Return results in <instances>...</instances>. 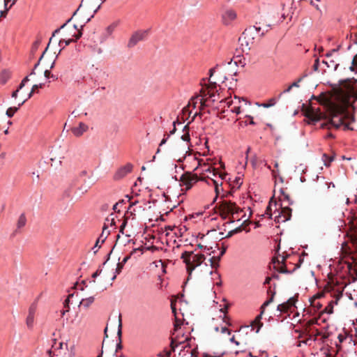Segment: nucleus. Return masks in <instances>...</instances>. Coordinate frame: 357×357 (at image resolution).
I'll return each mask as SVG.
<instances>
[{
  "label": "nucleus",
  "instance_id": "nucleus-8",
  "mask_svg": "<svg viewBox=\"0 0 357 357\" xmlns=\"http://www.w3.org/2000/svg\"><path fill=\"white\" fill-rule=\"evenodd\" d=\"M344 115L342 113H334L332 114L328 124L335 127V128H339L341 126H343L344 129H349V125L344 123Z\"/></svg>",
  "mask_w": 357,
  "mask_h": 357
},
{
  "label": "nucleus",
  "instance_id": "nucleus-48",
  "mask_svg": "<svg viewBox=\"0 0 357 357\" xmlns=\"http://www.w3.org/2000/svg\"><path fill=\"white\" fill-rule=\"evenodd\" d=\"M124 265L125 264H123L122 262H119L117 264V267L116 268V273L117 274H119L121 272V270L123 269Z\"/></svg>",
  "mask_w": 357,
  "mask_h": 357
},
{
  "label": "nucleus",
  "instance_id": "nucleus-56",
  "mask_svg": "<svg viewBox=\"0 0 357 357\" xmlns=\"http://www.w3.org/2000/svg\"><path fill=\"white\" fill-rule=\"evenodd\" d=\"M319 65V59H317L314 61L313 66H312L314 71L318 70Z\"/></svg>",
  "mask_w": 357,
  "mask_h": 357
},
{
  "label": "nucleus",
  "instance_id": "nucleus-26",
  "mask_svg": "<svg viewBox=\"0 0 357 357\" xmlns=\"http://www.w3.org/2000/svg\"><path fill=\"white\" fill-rule=\"evenodd\" d=\"M68 35H72V36H75L76 39H78L81 37L82 32L77 29L76 25H74L73 27L69 30Z\"/></svg>",
  "mask_w": 357,
  "mask_h": 357
},
{
  "label": "nucleus",
  "instance_id": "nucleus-61",
  "mask_svg": "<svg viewBox=\"0 0 357 357\" xmlns=\"http://www.w3.org/2000/svg\"><path fill=\"white\" fill-rule=\"evenodd\" d=\"M164 139L161 141L160 146H162V144H165L167 142V138L169 137V135H165Z\"/></svg>",
  "mask_w": 357,
  "mask_h": 357
},
{
  "label": "nucleus",
  "instance_id": "nucleus-25",
  "mask_svg": "<svg viewBox=\"0 0 357 357\" xmlns=\"http://www.w3.org/2000/svg\"><path fill=\"white\" fill-rule=\"evenodd\" d=\"M26 218L24 213H22L17 222V227L18 229L22 228L26 225Z\"/></svg>",
  "mask_w": 357,
  "mask_h": 357
},
{
  "label": "nucleus",
  "instance_id": "nucleus-44",
  "mask_svg": "<svg viewBox=\"0 0 357 357\" xmlns=\"http://www.w3.org/2000/svg\"><path fill=\"white\" fill-rule=\"evenodd\" d=\"M350 83H351V81L349 79L340 81V84L342 86L345 87L348 90H350Z\"/></svg>",
  "mask_w": 357,
  "mask_h": 357
},
{
  "label": "nucleus",
  "instance_id": "nucleus-19",
  "mask_svg": "<svg viewBox=\"0 0 357 357\" xmlns=\"http://www.w3.org/2000/svg\"><path fill=\"white\" fill-rule=\"evenodd\" d=\"M210 81V79H208ZM217 86V84L215 82H209V83L206 85L207 86V95L209 96V98H212L215 94H214V90L215 89ZM201 93H203V96H206V93L204 90L201 91Z\"/></svg>",
  "mask_w": 357,
  "mask_h": 357
},
{
  "label": "nucleus",
  "instance_id": "nucleus-17",
  "mask_svg": "<svg viewBox=\"0 0 357 357\" xmlns=\"http://www.w3.org/2000/svg\"><path fill=\"white\" fill-rule=\"evenodd\" d=\"M305 116L312 121H318L322 118V113L310 109L306 112Z\"/></svg>",
  "mask_w": 357,
  "mask_h": 357
},
{
  "label": "nucleus",
  "instance_id": "nucleus-60",
  "mask_svg": "<svg viewBox=\"0 0 357 357\" xmlns=\"http://www.w3.org/2000/svg\"><path fill=\"white\" fill-rule=\"evenodd\" d=\"M321 339L322 342H324L329 337V334L328 333L321 334Z\"/></svg>",
  "mask_w": 357,
  "mask_h": 357
},
{
  "label": "nucleus",
  "instance_id": "nucleus-7",
  "mask_svg": "<svg viewBox=\"0 0 357 357\" xmlns=\"http://www.w3.org/2000/svg\"><path fill=\"white\" fill-rule=\"evenodd\" d=\"M334 188L335 185L331 183L326 181L324 178L318 181L316 183L315 190L319 195H325L328 192L330 188Z\"/></svg>",
  "mask_w": 357,
  "mask_h": 357
},
{
  "label": "nucleus",
  "instance_id": "nucleus-49",
  "mask_svg": "<svg viewBox=\"0 0 357 357\" xmlns=\"http://www.w3.org/2000/svg\"><path fill=\"white\" fill-rule=\"evenodd\" d=\"M181 324H182V321L178 320L176 317V321H175V324H174V331H177L181 327Z\"/></svg>",
  "mask_w": 357,
  "mask_h": 357
},
{
  "label": "nucleus",
  "instance_id": "nucleus-57",
  "mask_svg": "<svg viewBox=\"0 0 357 357\" xmlns=\"http://www.w3.org/2000/svg\"><path fill=\"white\" fill-rule=\"evenodd\" d=\"M267 215H268V218H271V206L268 205L266 208V213H265Z\"/></svg>",
  "mask_w": 357,
  "mask_h": 357
},
{
  "label": "nucleus",
  "instance_id": "nucleus-45",
  "mask_svg": "<svg viewBox=\"0 0 357 357\" xmlns=\"http://www.w3.org/2000/svg\"><path fill=\"white\" fill-rule=\"evenodd\" d=\"M312 335V340L316 341L317 337L321 335V333L318 329H314V333L310 334Z\"/></svg>",
  "mask_w": 357,
  "mask_h": 357
},
{
  "label": "nucleus",
  "instance_id": "nucleus-47",
  "mask_svg": "<svg viewBox=\"0 0 357 357\" xmlns=\"http://www.w3.org/2000/svg\"><path fill=\"white\" fill-rule=\"evenodd\" d=\"M355 68H357V54L353 59L352 66L350 67L351 70L354 71Z\"/></svg>",
  "mask_w": 357,
  "mask_h": 357
},
{
  "label": "nucleus",
  "instance_id": "nucleus-22",
  "mask_svg": "<svg viewBox=\"0 0 357 357\" xmlns=\"http://www.w3.org/2000/svg\"><path fill=\"white\" fill-rule=\"evenodd\" d=\"M43 84H34L33 86H32V89H31V91H30V93H29V96H28V98L24 100V101H22L21 103L19 104V107H20L21 105H22L27 99L29 98H31L33 96V94L38 89H41L43 87Z\"/></svg>",
  "mask_w": 357,
  "mask_h": 357
},
{
  "label": "nucleus",
  "instance_id": "nucleus-30",
  "mask_svg": "<svg viewBox=\"0 0 357 357\" xmlns=\"http://www.w3.org/2000/svg\"><path fill=\"white\" fill-rule=\"evenodd\" d=\"M10 77L8 71L4 70L0 74V82L3 84H6Z\"/></svg>",
  "mask_w": 357,
  "mask_h": 357
},
{
  "label": "nucleus",
  "instance_id": "nucleus-3",
  "mask_svg": "<svg viewBox=\"0 0 357 357\" xmlns=\"http://www.w3.org/2000/svg\"><path fill=\"white\" fill-rule=\"evenodd\" d=\"M149 34V30L139 29L134 31L128 42L127 47L129 49L133 48L139 42H142L146 40Z\"/></svg>",
  "mask_w": 357,
  "mask_h": 357
},
{
  "label": "nucleus",
  "instance_id": "nucleus-63",
  "mask_svg": "<svg viewBox=\"0 0 357 357\" xmlns=\"http://www.w3.org/2000/svg\"><path fill=\"white\" fill-rule=\"evenodd\" d=\"M101 273V270H97L93 275H92V278H96L98 275H100V273Z\"/></svg>",
  "mask_w": 357,
  "mask_h": 357
},
{
  "label": "nucleus",
  "instance_id": "nucleus-11",
  "mask_svg": "<svg viewBox=\"0 0 357 357\" xmlns=\"http://www.w3.org/2000/svg\"><path fill=\"white\" fill-rule=\"evenodd\" d=\"M296 301V297H291L289 299H288L287 302L278 305V310L280 311L281 312L287 313L289 311H291L294 307H295Z\"/></svg>",
  "mask_w": 357,
  "mask_h": 357
},
{
  "label": "nucleus",
  "instance_id": "nucleus-23",
  "mask_svg": "<svg viewBox=\"0 0 357 357\" xmlns=\"http://www.w3.org/2000/svg\"><path fill=\"white\" fill-rule=\"evenodd\" d=\"M93 302L94 297L90 296L86 298H83L79 303V306H83L85 308H88Z\"/></svg>",
  "mask_w": 357,
  "mask_h": 357
},
{
  "label": "nucleus",
  "instance_id": "nucleus-64",
  "mask_svg": "<svg viewBox=\"0 0 357 357\" xmlns=\"http://www.w3.org/2000/svg\"><path fill=\"white\" fill-rule=\"evenodd\" d=\"M214 73H215V68H212L209 70V79H211V77L213 75Z\"/></svg>",
  "mask_w": 357,
  "mask_h": 357
},
{
  "label": "nucleus",
  "instance_id": "nucleus-39",
  "mask_svg": "<svg viewBox=\"0 0 357 357\" xmlns=\"http://www.w3.org/2000/svg\"><path fill=\"white\" fill-rule=\"evenodd\" d=\"M138 250L142 251V249H141V248H135V249H134V250H133L130 253V255H128L126 256V257L123 259V260H122V261H121V262H122V264H125L128 261V259L130 258L131 255H132L135 252H137V251H138Z\"/></svg>",
  "mask_w": 357,
  "mask_h": 357
},
{
  "label": "nucleus",
  "instance_id": "nucleus-20",
  "mask_svg": "<svg viewBox=\"0 0 357 357\" xmlns=\"http://www.w3.org/2000/svg\"><path fill=\"white\" fill-rule=\"evenodd\" d=\"M220 257H213L211 259H209L210 265H211V269L208 271V273L210 275L213 274V270L212 269H217L219 267V262L220 261Z\"/></svg>",
  "mask_w": 357,
  "mask_h": 357
},
{
  "label": "nucleus",
  "instance_id": "nucleus-21",
  "mask_svg": "<svg viewBox=\"0 0 357 357\" xmlns=\"http://www.w3.org/2000/svg\"><path fill=\"white\" fill-rule=\"evenodd\" d=\"M254 28L257 32L262 31L261 36H264L271 28V25L268 24H261V22L257 23L254 26Z\"/></svg>",
  "mask_w": 357,
  "mask_h": 357
},
{
  "label": "nucleus",
  "instance_id": "nucleus-51",
  "mask_svg": "<svg viewBox=\"0 0 357 357\" xmlns=\"http://www.w3.org/2000/svg\"><path fill=\"white\" fill-rule=\"evenodd\" d=\"M72 296H73V294H70V295L68 296V297L67 298V299H66V300H65V301H64V304H63V305H64V307H65L66 308L68 309V310H69V305H69V299H70V297H72Z\"/></svg>",
  "mask_w": 357,
  "mask_h": 357
},
{
  "label": "nucleus",
  "instance_id": "nucleus-53",
  "mask_svg": "<svg viewBox=\"0 0 357 357\" xmlns=\"http://www.w3.org/2000/svg\"><path fill=\"white\" fill-rule=\"evenodd\" d=\"M44 75L46 78L53 77L54 75L51 73L50 70H45L44 72Z\"/></svg>",
  "mask_w": 357,
  "mask_h": 357
},
{
  "label": "nucleus",
  "instance_id": "nucleus-42",
  "mask_svg": "<svg viewBox=\"0 0 357 357\" xmlns=\"http://www.w3.org/2000/svg\"><path fill=\"white\" fill-rule=\"evenodd\" d=\"M324 164L326 166H329L331 162L333 160V157H329L327 155L324 154L323 155Z\"/></svg>",
  "mask_w": 357,
  "mask_h": 357
},
{
  "label": "nucleus",
  "instance_id": "nucleus-5",
  "mask_svg": "<svg viewBox=\"0 0 357 357\" xmlns=\"http://www.w3.org/2000/svg\"><path fill=\"white\" fill-rule=\"evenodd\" d=\"M275 294V292H273L271 297L269 298V299L266 301L262 304V305L261 306L260 314L258 316H257L255 319L254 321H252L251 323V326H250L252 327L251 330H255L256 328L255 332L258 333L261 327L263 326V324L261 322V319L262 317V314L264 312L265 307L273 301Z\"/></svg>",
  "mask_w": 357,
  "mask_h": 357
},
{
  "label": "nucleus",
  "instance_id": "nucleus-12",
  "mask_svg": "<svg viewBox=\"0 0 357 357\" xmlns=\"http://www.w3.org/2000/svg\"><path fill=\"white\" fill-rule=\"evenodd\" d=\"M286 260V257L282 256L281 261L279 259V257H275L273 259V264H278V265L274 266V268H275L278 272L282 273H289V271L287 267L284 265V261Z\"/></svg>",
  "mask_w": 357,
  "mask_h": 357
},
{
  "label": "nucleus",
  "instance_id": "nucleus-54",
  "mask_svg": "<svg viewBox=\"0 0 357 357\" xmlns=\"http://www.w3.org/2000/svg\"><path fill=\"white\" fill-rule=\"evenodd\" d=\"M340 45H339L336 49H333V50H331L329 52H328L326 54V56L327 57L331 56L333 54V52H337L340 50Z\"/></svg>",
  "mask_w": 357,
  "mask_h": 357
},
{
  "label": "nucleus",
  "instance_id": "nucleus-29",
  "mask_svg": "<svg viewBox=\"0 0 357 357\" xmlns=\"http://www.w3.org/2000/svg\"><path fill=\"white\" fill-rule=\"evenodd\" d=\"M348 268L349 273L351 276L354 278V280L357 279V263L355 265H352V264H348Z\"/></svg>",
  "mask_w": 357,
  "mask_h": 357
},
{
  "label": "nucleus",
  "instance_id": "nucleus-1",
  "mask_svg": "<svg viewBox=\"0 0 357 357\" xmlns=\"http://www.w3.org/2000/svg\"><path fill=\"white\" fill-rule=\"evenodd\" d=\"M186 266L187 272L190 276L196 267L200 266L206 257L203 254H195L193 251H184L181 256Z\"/></svg>",
  "mask_w": 357,
  "mask_h": 357
},
{
  "label": "nucleus",
  "instance_id": "nucleus-40",
  "mask_svg": "<svg viewBox=\"0 0 357 357\" xmlns=\"http://www.w3.org/2000/svg\"><path fill=\"white\" fill-rule=\"evenodd\" d=\"M19 107H9L6 111V115L8 117H12L15 113L18 110Z\"/></svg>",
  "mask_w": 357,
  "mask_h": 357
},
{
  "label": "nucleus",
  "instance_id": "nucleus-6",
  "mask_svg": "<svg viewBox=\"0 0 357 357\" xmlns=\"http://www.w3.org/2000/svg\"><path fill=\"white\" fill-rule=\"evenodd\" d=\"M349 237L354 248V256L353 259L354 261L357 260V215L354 216V218L351 221L350 232L349 233Z\"/></svg>",
  "mask_w": 357,
  "mask_h": 357
},
{
  "label": "nucleus",
  "instance_id": "nucleus-14",
  "mask_svg": "<svg viewBox=\"0 0 357 357\" xmlns=\"http://www.w3.org/2000/svg\"><path fill=\"white\" fill-rule=\"evenodd\" d=\"M89 129V126L84 123L80 122L77 127L71 128V131L75 137H81Z\"/></svg>",
  "mask_w": 357,
  "mask_h": 357
},
{
  "label": "nucleus",
  "instance_id": "nucleus-58",
  "mask_svg": "<svg viewBox=\"0 0 357 357\" xmlns=\"http://www.w3.org/2000/svg\"><path fill=\"white\" fill-rule=\"evenodd\" d=\"M231 111L237 114H240L241 112V108L240 107H234L231 109Z\"/></svg>",
  "mask_w": 357,
  "mask_h": 357
},
{
  "label": "nucleus",
  "instance_id": "nucleus-59",
  "mask_svg": "<svg viewBox=\"0 0 357 357\" xmlns=\"http://www.w3.org/2000/svg\"><path fill=\"white\" fill-rule=\"evenodd\" d=\"M302 78H299L297 82H293L291 86H292V88L293 87H298L299 86V84L298 83L301 81Z\"/></svg>",
  "mask_w": 357,
  "mask_h": 357
},
{
  "label": "nucleus",
  "instance_id": "nucleus-34",
  "mask_svg": "<svg viewBox=\"0 0 357 357\" xmlns=\"http://www.w3.org/2000/svg\"><path fill=\"white\" fill-rule=\"evenodd\" d=\"M324 312L328 314H332L333 312V301L330 302L320 314L321 315Z\"/></svg>",
  "mask_w": 357,
  "mask_h": 357
},
{
  "label": "nucleus",
  "instance_id": "nucleus-31",
  "mask_svg": "<svg viewBox=\"0 0 357 357\" xmlns=\"http://www.w3.org/2000/svg\"><path fill=\"white\" fill-rule=\"evenodd\" d=\"M47 50H48V46H47V47L45 48V50H44V52H43L42 55L40 56V57L39 58V60L35 64L34 66V68L32 70V71L31 72L30 75H34L35 74V70L36 68L39 66L40 63L43 61V59H44L45 57V55L46 54V53L47 52Z\"/></svg>",
  "mask_w": 357,
  "mask_h": 357
},
{
  "label": "nucleus",
  "instance_id": "nucleus-52",
  "mask_svg": "<svg viewBox=\"0 0 357 357\" xmlns=\"http://www.w3.org/2000/svg\"><path fill=\"white\" fill-rule=\"evenodd\" d=\"M123 204V200H121V202H116L114 206H113V210L116 212H119V211L117 209L118 208V206L120 204Z\"/></svg>",
  "mask_w": 357,
  "mask_h": 357
},
{
  "label": "nucleus",
  "instance_id": "nucleus-27",
  "mask_svg": "<svg viewBox=\"0 0 357 357\" xmlns=\"http://www.w3.org/2000/svg\"><path fill=\"white\" fill-rule=\"evenodd\" d=\"M280 199L281 201H287L289 204H291L292 202H290V197L289 194L286 192L285 189L280 188Z\"/></svg>",
  "mask_w": 357,
  "mask_h": 357
},
{
  "label": "nucleus",
  "instance_id": "nucleus-4",
  "mask_svg": "<svg viewBox=\"0 0 357 357\" xmlns=\"http://www.w3.org/2000/svg\"><path fill=\"white\" fill-rule=\"evenodd\" d=\"M199 180L203 181L204 178H199L197 174L190 172L183 174L179 179L180 185L185 187V190H190Z\"/></svg>",
  "mask_w": 357,
  "mask_h": 357
},
{
  "label": "nucleus",
  "instance_id": "nucleus-9",
  "mask_svg": "<svg viewBox=\"0 0 357 357\" xmlns=\"http://www.w3.org/2000/svg\"><path fill=\"white\" fill-rule=\"evenodd\" d=\"M291 209L288 206L282 207L279 214L275 217V221L277 222H285L291 218Z\"/></svg>",
  "mask_w": 357,
  "mask_h": 357
},
{
  "label": "nucleus",
  "instance_id": "nucleus-35",
  "mask_svg": "<svg viewBox=\"0 0 357 357\" xmlns=\"http://www.w3.org/2000/svg\"><path fill=\"white\" fill-rule=\"evenodd\" d=\"M276 102V99L275 98H272L270 100H268V102H264L261 105V106L267 108L275 105Z\"/></svg>",
  "mask_w": 357,
  "mask_h": 357
},
{
  "label": "nucleus",
  "instance_id": "nucleus-32",
  "mask_svg": "<svg viewBox=\"0 0 357 357\" xmlns=\"http://www.w3.org/2000/svg\"><path fill=\"white\" fill-rule=\"evenodd\" d=\"M200 103H201V105H200L199 109H200V111H202V110H203V109H204V108L206 106V100H205V99L202 98V99L200 100ZM202 115V112H199V113L196 112V113L194 114V116H193V117H192V121H193L195 120V117H196L197 116H201Z\"/></svg>",
  "mask_w": 357,
  "mask_h": 357
},
{
  "label": "nucleus",
  "instance_id": "nucleus-41",
  "mask_svg": "<svg viewBox=\"0 0 357 357\" xmlns=\"http://www.w3.org/2000/svg\"><path fill=\"white\" fill-rule=\"evenodd\" d=\"M71 20H72V17H71L70 19H69V20L66 22V23L63 24V25H62L59 29H56V30L53 32V33H52V37H54V36H55V34H56V33H59V31H60V29H63V28L66 26V24H67V23H68ZM52 38H50V41H49V43H48V45H47L48 47H50V43H51V41H52Z\"/></svg>",
  "mask_w": 357,
  "mask_h": 357
},
{
  "label": "nucleus",
  "instance_id": "nucleus-33",
  "mask_svg": "<svg viewBox=\"0 0 357 357\" xmlns=\"http://www.w3.org/2000/svg\"><path fill=\"white\" fill-rule=\"evenodd\" d=\"M320 317H321V314H319V318L312 319L309 320L305 324V326H306L305 331H307V328L314 324L320 325V324L319 323V319L320 318Z\"/></svg>",
  "mask_w": 357,
  "mask_h": 357
},
{
  "label": "nucleus",
  "instance_id": "nucleus-28",
  "mask_svg": "<svg viewBox=\"0 0 357 357\" xmlns=\"http://www.w3.org/2000/svg\"><path fill=\"white\" fill-rule=\"evenodd\" d=\"M183 342H176V339L172 338V341H171V344H170L171 351H169L166 352V354H165L166 357H169V356H170V355H171L172 351H175L176 347L179 344H181V343H183Z\"/></svg>",
  "mask_w": 357,
  "mask_h": 357
},
{
  "label": "nucleus",
  "instance_id": "nucleus-18",
  "mask_svg": "<svg viewBox=\"0 0 357 357\" xmlns=\"http://www.w3.org/2000/svg\"><path fill=\"white\" fill-rule=\"evenodd\" d=\"M109 234V231L107 230V225H106V222H105L102 227V233L96 242V246H98V244L100 243H103Z\"/></svg>",
  "mask_w": 357,
  "mask_h": 357
},
{
  "label": "nucleus",
  "instance_id": "nucleus-50",
  "mask_svg": "<svg viewBox=\"0 0 357 357\" xmlns=\"http://www.w3.org/2000/svg\"><path fill=\"white\" fill-rule=\"evenodd\" d=\"M181 139H182L183 141H185V142H190V137L189 132H185V134H183V135L181 136Z\"/></svg>",
  "mask_w": 357,
  "mask_h": 357
},
{
  "label": "nucleus",
  "instance_id": "nucleus-24",
  "mask_svg": "<svg viewBox=\"0 0 357 357\" xmlns=\"http://www.w3.org/2000/svg\"><path fill=\"white\" fill-rule=\"evenodd\" d=\"M121 327H122V322H121V315L119 314V329H118V333H117V335L119 337V342L116 345V351H117L119 349H121L122 348V345H121Z\"/></svg>",
  "mask_w": 357,
  "mask_h": 357
},
{
  "label": "nucleus",
  "instance_id": "nucleus-16",
  "mask_svg": "<svg viewBox=\"0 0 357 357\" xmlns=\"http://www.w3.org/2000/svg\"><path fill=\"white\" fill-rule=\"evenodd\" d=\"M35 312L36 306L31 305L29 310V314L26 320V326L29 328H31L33 326Z\"/></svg>",
  "mask_w": 357,
  "mask_h": 357
},
{
  "label": "nucleus",
  "instance_id": "nucleus-37",
  "mask_svg": "<svg viewBox=\"0 0 357 357\" xmlns=\"http://www.w3.org/2000/svg\"><path fill=\"white\" fill-rule=\"evenodd\" d=\"M116 26H117L116 22L112 23V24L108 26L106 29L107 36H110L113 33V31H114V29H116Z\"/></svg>",
  "mask_w": 357,
  "mask_h": 357
},
{
  "label": "nucleus",
  "instance_id": "nucleus-46",
  "mask_svg": "<svg viewBox=\"0 0 357 357\" xmlns=\"http://www.w3.org/2000/svg\"><path fill=\"white\" fill-rule=\"evenodd\" d=\"M242 183L243 182L241 181V178L240 177H237L234 181V185H233L232 188H235L236 186H237V188H239L241 185Z\"/></svg>",
  "mask_w": 357,
  "mask_h": 357
},
{
  "label": "nucleus",
  "instance_id": "nucleus-15",
  "mask_svg": "<svg viewBox=\"0 0 357 357\" xmlns=\"http://www.w3.org/2000/svg\"><path fill=\"white\" fill-rule=\"evenodd\" d=\"M236 17V13L233 10H227L222 15V20L225 24H228Z\"/></svg>",
  "mask_w": 357,
  "mask_h": 357
},
{
  "label": "nucleus",
  "instance_id": "nucleus-10",
  "mask_svg": "<svg viewBox=\"0 0 357 357\" xmlns=\"http://www.w3.org/2000/svg\"><path fill=\"white\" fill-rule=\"evenodd\" d=\"M133 165L131 163H127L126 165L119 167L116 172L114 178L115 180H119L125 177L128 174L132 172Z\"/></svg>",
  "mask_w": 357,
  "mask_h": 357
},
{
  "label": "nucleus",
  "instance_id": "nucleus-13",
  "mask_svg": "<svg viewBox=\"0 0 357 357\" xmlns=\"http://www.w3.org/2000/svg\"><path fill=\"white\" fill-rule=\"evenodd\" d=\"M54 355L56 357H66V355L70 357L67 344L63 342L59 343V347L54 349Z\"/></svg>",
  "mask_w": 357,
  "mask_h": 357
},
{
  "label": "nucleus",
  "instance_id": "nucleus-43",
  "mask_svg": "<svg viewBox=\"0 0 357 357\" xmlns=\"http://www.w3.org/2000/svg\"><path fill=\"white\" fill-rule=\"evenodd\" d=\"M307 335L309 336L307 338H306L305 340H302V341H300L298 344V347H301V344L303 343L305 344H310L309 343L310 341L312 340V335L309 334V331H307Z\"/></svg>",
  "mask_w": 357,
  "mask_h": 357
},
{
  "label": "nucleus",
  "instance_id": "nucleus-62",
  "mask_svg": "<svg viewBox=\"0 0 357 357\" xmlns=\"http://www.w3.org/2000/svg\"><path fill=\"white\" fill-rule=\"evenodd\" d=\"M188 107H189V105H188L187 107H185L183 109V115H185L186 113H188V115H190V112L188 110Z\"/></svg>",
  "mask_w": 357,
  "mask_h": 357
},
{
  "label": "nucleus",
  "instance_id": "nucleus-36",
  "mask_svg": "<svg viewBox=\"0 0 357 357\" xmlns=\"http://www.w3.org/2000/svg\"><path fill=\"white\" fill-rule=\"evenodd\" d=\"M68 36H66V38H63V39L59 40V44L60 46H62L63 43H64L65 45L66 46V45H68L71 42L75 41V40L68 38Z\"/></svg>",
  "mask_w": 357,
  "mask_h": 357
},
{
  "label": "nucleus",
  "instance_id": "nucleus-2",
  "mask_svg": "<svg viewBox=\"0 0 357 357\" xmlns=\"http://www.w3.org/2000/svg\"><path fill=\"white\" fill-rule=\"evenodd\" d=\"M219 208L220 216L223 219L229 218V222L240 220L238 214L239 212H242V210L236 206V203L231 201L223 200L220 203Z\"/></svg>",
  "mask_w": 357,
  "mask_h": 357
},
{
  "label": "nucleus",
  "instance_id": "nucleus-55",
  "mask_svg": "<svg viewBox=\"0 0 357 357\" xmlns=\"http://www.w3.org/2000/svg\"><path fill=\"white\" fill-rule=\"evenodd\" d=\"M212 181H213V184L215 185V192H216V195H218L219 194V192H220V191H219V185H218V182H217L215 180H214V179H212Z\"/></svg>",
  "mask_w": 357,
  "mask_h": 357
},
{
  "label": "nucleus",
  "instance_id": "nucleus-38",
  "mask_svg": "<svg viewBox=\"0 0 357 357\" xmlns=\"http://www.w3.org/2000/svg\"><path fill=\"white\" fill-rule=\"evenodd\" d=\"M320 296H321L320 295H317V296H314L310 300L311 305H313L314 307H317V310H319L321 307V305L319 302L315 303V301L317 298H319Z\"/></svg>",
  "mask_w": 357,
  "mask_h": 357
}]
</instances>
